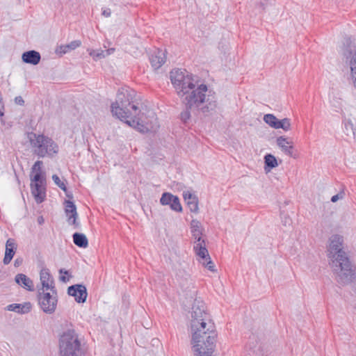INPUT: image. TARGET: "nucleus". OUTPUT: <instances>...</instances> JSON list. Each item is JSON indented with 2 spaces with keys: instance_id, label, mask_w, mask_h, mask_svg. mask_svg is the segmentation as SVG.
Segmentation results:
<instances>
[{
  "instance_id": "1",
  "label": "nucleus",
  "mask_w": 356,
  "mask_h": 356,
  "mask_svg": "<svg viewBox=\"0 0 356 356\" xmlns=\"http://www.w3.org/2000/svg\"><path fill=\"white\" fill-rule=\"evenodd\" d=\"M134 97V90L120 89L116 101L111 104L113 115L140 132L156 131L159 123L155 113L147 106L139 104Z\"/></svg>"
},
{
  "instance_id": "2",
  "label": "nucleus",
  "mask_w": 356,
  "mask_h": 356,
  "mask_svg": "<svg viewBox=\"0 0 356 356\" xmlns=\"http://www.w3.org/2000/svg\"><path fill=\"white\" fill-rule=\"evenodd\" d=\"M171 83L177 94L186 105L187 111L181 114L186 122L191 114L198 115L200 106V84L197 76L186 70L175 69L170 73Z\"/></svg>"
},
{
  "instance_id": "3",
  "label": "nucleus",
  "mask_w": 356,
  "mask_h": 356,
  "mask_svg": "<svg viewBox=\"0 0 356 356\" xmlns=\"http://www.w3.org/2000/svg\"><path fill=\"white\" fill-rule=\"evenodd\" d=\"M329 241L327 255L336 281L341 285L353 282L356 278V268L343 250V236L332 235Z\"/></svg>"
},
{
  "instance_id": "4",
  "label": "nucleus",
  "mask_w": 356,
  "mask_h": 356,
  "mask_svg": "<svg viewBox=\"0 0 356 356\" xmlns=\"http://www.w3.org/2000/svg\"><path fill=\"white\" fill-rule=\"evenodd\" d=\"M218 333L208 312L202 310V356H211L216 350Z\"/></svg>"
},
{
  "instance_id": "5",
  "label": "nucleus",
  "mask_w": 356,
  "mask_h": 356,
  "mask_svg": "<svg viewBox=\"0 0 356 356\" xmlns=\"http://www.w3.org/2000/svg\"><path fill=\"white\" fill-rule=\"evenodd\" d=\"M27 138L33 153L39 157L51 158L58 152V145L48 136L30 132L28 133Z\"/></svg>"
},
{
  "instance_id": "6",
  "label": "nucleus",
  "mask_w": 356,
  "mask_h": 356,
  "mask_svg": "<svg viewBox=\"0 0 356 356\" xmlns=\"http://www.w3.org/2000/svg\"><path fill=\"white\" fill-rule=\"evenodd\" d=\"M80 342L74 330H67L60 338V356H79Z\"/></svg>"
},
{
  "instance_id": "7",
  "label": "nucleus",
  "mask_w": 356,
  "mask_h": 356,
  "mask_svg": "<svg viewBox=\"0 0 356 356\" xmlns=\"http://www.w3.org/2000/svg\"><path fill=\"white\" fill-rule=\"evenodd\" d=\"M191 318L189 330L191 337V349L194 356H200V312H191Z\"/></svg>"
},
{
  "instance_id": "8",
  "label": "nucleus",
  "mask_w": 356,
  "mask_h": 356,
  "mask_svg": "<svg viewBox=\"0 0 356 356\" xmlns=\"http://www.w3.org/2000/svg\"><path fill=\"white\" fill-rule=\"evenodd\" d=\"M217 107L216 94L209 90L206 84L202 83V113L212 114Z\"/></svg>"
},
{
  "instance_id": "9",
  "label": "nucleus",
  "mask_w": 356,
  "mask_h": 356,
  "mask_svg": "<svg viewBox=\"0 0 356 356\" xmlns=\"http://www.w3.org/2000/svg\"><path fill=\"white\" fill-rule=\"evenodd\" d=\"M38 301L42 311L47 314L54 312L57 305L56 292L40 291L38 290Z\"/></svg>"
},
{
  "instance_id": "10",
  "label": "nucleus",
  "mask_w": 356,
  "mask_h": 356,
  "mask_svg": "<svg viewBox=\"0 0 356 356\" xmlns=\"http://www.w3.org/2000/svg\"><path fill=\"white\" fill-rule=\"evenodd\" d=\"M31 193L38 203H41L45 197V188L44 184L45 182L44 176H40L39 174H34L31 177Z\"/></svg>"
},
{
  "instance_id": "11",
  "label": "nucleus",
  "mask_w": 356,
  "mask_h": 356,
  "mask_svg": "<svg viewBox=\"0 0 356 356\" xmlns=\"http://www.w3.org/2000/svg\"><path fill=\"white\" fill-rule=\"evenodd\" d=\"M40 280L42 284V288L40 289V291H51L55 293V286L54 279L50 274L48 268H42L40 273Z\"/></svg>"
},
{
  "instance_id": "12",
  "label": "nucleus",
  "mask_w": 356,
  "mask_h": 356,
  "mask_svg": "<svg viewBox=\"0 0 356 356\" xmlns=\"http://www.w3.org/2000/svg\"><path fill=\"white\" fill-rule=\"evenodd\" d=\"M67 293L74 297L75 300L79 303L85 302L88 296L86 287L83 284H75L69 286Z\"/></svg>"
},
{
  "instance_id": "13",
  "label": "nucleus",
  "mask_w": 356,
  "mask_h": 356,
  "mask_svg": "<svg viewBox=\"0 0 356 356\" xmlns=\"http://www.w3.org/2000/svg\"><path fill=\"white\" fill-rule=\"evenodd\" d=\"M191 233L195 239L193 249L197 256V260H200V223L197 220H192L191 223Z\"/></svg>"
},
{
  "instance_id": "14",
  "label": "nucleus",
  "mask_w": 356,
  "mask_h": 356,
  "mask_svg": "<svg viewBox=\"0 0 356 356\" xmlns=\"http://www.w3.org/2000/svg\"><path fill=\"white\" fill-rule=\"evenodd\" d=\"M65 211L69 224L75 225V227H77L79 226V223L76 222L78 214L75 204L70 200H66L65 202Z\"/></svg>"
},
{
  "instance_id": "15",
  "label": "nucleus",
  "mask_w": 356,
  "mask_h": 356,
  "mask_svg": "<svg viewBox=\"0 0 356 356\" xmlns=\"http://www.w3.org/2000/svg\"><path fill=\"white\" fill-rule=\"evenodd\" d=\"M204 240H202V243H204ZM201 257H202V266H204L205 268H207L208 270H209L211 273H217V268L212 261L208 250L204 247L202 245V250H201Z\"/></svg>"
},
{
  "instance_id": "16",
  "label": "nucleus",
  "mask_w": 356,
  "mask_h": 356,
  "mask_svg": "<svg viewBox=\"0 0 356 356\" xmlns=\"http://www.w3.org/2000/svg\"><path fill=\"white\" fill-rule=\"evenodd\" d=\"M17 250V244L13 238H8L6 243L5 256L3 258V264H8L13 258Z\"/></svg>"
},
{
  "instance_id": "17",
  "label": "nucleus",
  "mask_w": 356,
  "mask_h": 356,
  "mask_svg": "<svg viewBox=\"0 0 356 356\" xmlns=\"http://www.w3.org/2000/svg\"><path fill=\"white\" fill-rule=\"evenodd\" d=\"M150 63L152 66L155 69L160 68L165 62V52L161 49H157L150 57Z\"/></svg>"
},
{
  "instance_id": "18",
  "label": "nucleus",
  "mask_w": 356,
  "mask_h": 356,
  "mask_svg": "<svg viewBox=\"0 0 356 356\" xmlns=\"http://www.w3.org/2000/svg\"><path fill=\"white\" fill-rule=\"evenodd\" d=\"M276 143L285 154L289 156H292V149L293 147L292 142L289 141L288 138L284 136H280L277 138Z\"/></svg>"
},
{
  "instance_id": "19",
  "label": "nucleus",
  "mask_w": 356,
  "mask_h": 356,
  "mask_svg": "<svg viewBox=\"0 0 356 356\" xmlns=\"http://www.w3.org/2000/svg\"><path fill=\"white\" fill-rule=\"evenodd\" d=\"M22 59L26 63L35 65L40 63L41 56L39 52L31 50L23 53Z\"/></svg>"
},
{
  "instance_id": "20",
  "label": "nucleus",
  "mask_w": 356,
  "mask_h": 356,
  "mask_svg": "<svg viewBox=\"0 0 356 356\" xmlns=\"http://www.w3.org/2000/svg\"><path fill=\"white\" fill-rule=\"evenodd\" d=\"M81 44V42L80 40H74L72 41L70 43L65 45H60L56 47L55 49V53L62 56L63 55L68 53L69 51L74 50L76 49L77 47H80Z\"/></svg>"
},
{
  "instance_id": "21",
  "label": "nucleus",
  "mask_w": 356,
  "mask_h": 356,
  "mask_svg": "<svg viewBox=\"0 0 356 356\" xmlns=\"http://www.w3.org/2000/svg\"><path fill=\"white\" fill-rule=\"evenodd\" d=\"M15 280L17 284L24 289L29 291H33L34 288L33 281L26 275L22 273L17 274L15 277Z\"/></svg>"
},
{
  "instance_id": "22",
  "label": "nucleus",
  "mask_w": 356,
  "mask_h": 356,
  "mask_svg": "<svg viewBox=\"0 0 356 356\" xmlns=\"http://www.w3.org/2000/svg\"><path fill=\"white\" fill-rule=\"evenodd\" d=\"M184 199L187 202V205L191 212L197 213L198 211V200L195 197L193 196L191 193L185 194Z\"/></svg>"
},
{
  "instance_id": "23",
  "label": "nucleus",
  "mask_w": 356,
  "mask_h": 356,
  "mask_svg": "<svg viewBox=\"0 0 356 356\" xmlns=\"http://www.w3.org/2000/svg\"><path fill=\"white\" fill-rule=\"evenodd\" d=\"M254 341H256L254 337H253L252 339H250V341L247 344L246 348L250 349V350H252V353L253 354H254V356H268V351H265L264 350V348L261 345H259L258 347H257L256 345H252V343H254Z\"/></svg>"
},
{
  "instance_id": "24",
  "label": "nucleus",
  "mask_w": 356,
  "mask_h": 356,
  "mask_svg": "<svg viewBox=\"0 0 356 356\" xmlns=\"http://www.w3.org/2000/svg\"><path fill=\"white\" fill-rule=\"evenodd\" d=\"M73 241L76 245L80 248H87L88 241L86 236L83 234L74 233L73 234Z\"/></svg>"
},
{
  "instance_id": "25",
  "label": "nucleus",
  "mask_w": 356,
  "mask_h": 356,
  "mask_svg": "<svg viewBox=\"0 0 356 356\" xmlns=\"http://www.w3.org/2000/svg\"><path fill=\"white\" fill-rule=\"evenodd\" d=\"M264 169L268 171L278 165L275 156L270 154H268L264 156Z\"/></svg>"
},
{
  "instance_id": "26",
  "label": "nucleus",
  "mask_w": 356,
  "mask_h": 356,
  "mask_svg": "<svg viewBox=\"0 0 356 356\" xmlns=\"http://www.w3.org/2000/svg\"><path fill=\"white\" fill-rule=\"evenodd\" d=\"M176 197L177 196L173 195L171 193H164L160 199V202L163 205L170 206V204H172V202L174 201L175 197Z\"/></svg>"
},
{
  "instance_id": "27",
  "label": "nucleus",
  "mask_w": 356,
  "mask_h": 356,
  "mask_svg": "<svg viewBox=\"0 0 356 356\" xmlns=\"http://www.w3.org/2000/svg\"><path fill=\"white\" fill-rule=\"evenodd\" d=\"M277 120L273 114H266L264 116V121L274 129L276 127Z\"/></svg>"
},
{
  "instance_id": "28",
  "label": "nucleus",
  "mask_w": 356,
  "mask_h": 356,
  "mask_svg": "<svg viewBox=\"0 0 356 356\" xmlns=\"http://www.w3.org/2000/svg\"><path fill=\"white\" fill-rule=\"evenodd\" d=\"M90 56H91L94 60H97L99 59L105 58L106 52L104 50H91L89 53Z\"/></svg>"
},
{
  "instance_id": "29",
  "label": "nucleus",
  "mask_w": 356,
  "mask_h": 356,
  "mask_svg": "<svg viewBox=\"0 0 356 356\" xmlns=\"http://www.w3.org/2000/svg\"><path fill=\"white\" fill-rule=\"evenodd\" d=\"M59 273L61 275L59 280L63 282H69L72 277V275H69V272L63 268L59 270Z\"/></svg>"
},
{
  "instance_id": "30",
  "label": "nucleus",
  "mask_w": 356,
  "mask_h": 356,
  "mask_svg": "<svg viewBox=\"0 0 356 356\" xmlns=\"http://www.w3.org/2000/svg\"><path fill=\"white\" fill-rule=\"evenodd\" d=\"M170 207L172 210L175 211L179 212L182 211V207L178 197H175L174 201L170 204Z\"/></svg>"
},
{
  "instance_id": "31",
  "label": "nucleus",
  "mask_w": 356,
  "mask_h": 356,
  "mask_svg": "<svg viewBox=\"0 0 356 356\" xmlns=\"http://www.w3.org/2000/svg\"><path fill=\"white\" fill-rule=\"evenodd\" d=\"M52 179L55 184H56L60 189H62L65 192L67 191L65 184L60 179L58 175H54L52 176Z\"/></svg>"
},
{
  "instance_id": "32",
  "label": "nucleus",
  "mask_w": 356,
  "mask_h": 356,
  "mask_svg": "<svg viewBox=\"0 0 356 356\" xmlns=\"http://www.w3.org/2000/svg\"><path fill=\"white\" fill-rule=\"evenodd\" d=\"M42 165V161H37L32 167V172L35 174H39L40 176H44L42 175L41 166Z\"/></svg>"
},
{
  "instance_id": "33",
  "label": "nucleus",
  "mask_w": 356,
  "mask_h": 356,
  "mask_svg": "<svg viewBox=\"0 0 356 356\" xmlns=\"http://www.w3.org/2000/svg\"><path fill=\"white\" fill-rule=\"evenodd\" d=\"M31 309V305L30 302H26L23 305L21 304V307H20V314H26V313H28L29 312H30Z\"/></svg>"
},
{
  "instance_id": "34",
  "label": "nucleus",
  "mask_w": 356,
  "mask_h": 356,
  "mask_svg": "<svg viewBox=\"0 0 356 356\" xmlns=\"http://www.w3.org/2000/svg\"><path fill=\"white\" fill-rule=\"evenodd\" d=\"M283 123V130L285 131H289L291 129V122L290 119L285 118L282 119Z\"/></svg>"
},
{
  "instance_id": "35",
  "label": "nucleus",
  "mask_w": 356,
  "mask_h": 356,
  "mask_svg": "<svg viewBox=\"0 0 356 356\" xmlns=\"http://www.w3.org/2000/svg\"><path fill=\"white\" fill-rule=\"evenodd\" d=\"M21 304H12L8 306V309L10 311H13L17 313L20 312Z\"/></svg>"
},
{
  "instance_id": "36",
  "label": "nucleus",
  "mask_w": 356,
  "mask_h": 356,
  "mask_svg": "<svg viewBox=\"0 0 356 356\" xmlns=\"http://www.w3.org/2000/svg\"><path fill=\"white\" fill-rule=\"evenodd\" d=\"M343 197V193L341 192L335 195H333L331 198V201L332 202H336L337 201H338L340 199H342Z\"/></svg>"
},
{
  "instance_id": "37",
  "label": "nucleus",
  "mask_w": 356,
  "mask_h": 356,
  "mask_svg": "<svg viewBox=\"0 0 356 356\" xmlns=\"http://www.w3.org/2000/svg\"><path fill=\"white\" fill-rule=\"evenodd\" d=\"M4 115V104L3 102L2 97H0V117L3 116Z\"/></svg>"
},
{
  "instance_id": "38",
  "label": "nucleus",
  "mask_w": 356,
  "mask_h": 356,
  "mask_svg": "<svg viewBox=\"0 0 356 356\" xmlns=\"http://www.w3.org/2000/svg\"><path fill=\"white\" fill-rule=\"evenodd\" d=\"M15 102L18 105H24V101L21 96L16 97L15 98Z\"/></svg>"
},
{
  "instance_id": "39",
  "label": "nucleus",
  "mask_w": 356,
  "mask_h": 356,
  "mask_svg": "<svg viewBox=\"0 0 356 356\" xmlns=\"http://www.w3.org/2000/svg\"><path fill=\"white\" fill-rule=\"evenodd\" d=\"M111 15V10L109 8L104 9L102 11V15H104L106 17H110Z\"/></svg>"
},
{
  "instance_id": "40",
  "label": "nucleus",
  "mask_w": 356,
  "mask_h": 356,
  "mask_svg": "<svg viewBox=\"0 0 356 356\" xmlns=\"http://www.w3.org/2000/svg\"><path fill=\"white\" fill-rule=\"evenodd\" d=\"M275 129H283L282 120H277V125H276Z\"/></svg>"
},
{
  "instance_id": "41",
  "label": "nucleus",
  "mask_w": 356,
  "mask_h": 356,
  "mask_svg": "<svg viewBox=\"0 0 356 356\" xmlns=\"http://www.w3.org/2000/svg\"><path fill=\"white\" fill-rule=\"evenodd\" d=\"M114 51H115V49L114 48H110V49H108L105 51L106 56H107L108 55H111V54H113Z\"/></svg>"
},
{
  "instance_id": "42",
  "label": "nucleus",
  "mask_w": 356,
  "mask_h": 356,
  "mask_svg": "<svg viewBox=\"0 0 356 356\" xmlns=\"http://www.w3.org/2000/svg\"><path fill=\"white\" fill-rule=\"evenodd\" d=\"M284 222V225L286 226L287 224L290 225L291 223V220L289 217H285Z\"/></svg>"
},
{
  "instance_id": "43",
  "label": "nucleus",
  "mask_w": 356,
  "mask_h": 356,
  "mask_svg": "<svg viewBox=\"0 0 356 356\" xmlns=\"http://www.w3.org/2000/svg\"><path fill=\"white\" fill-rule=\"evenodd\" d=\"M38 222L40 224H41L43 222V218L42 217L38 218Z\"/></svg>"
},
{
  "instance_id": "44",
  "label": "nucleus",
  "mask_w": 356,
  "mask_h": 356,
  "mask_svg": "<svg viewBox=\"0 0 356 356\" xmlns=\"http://www.w3.org/2000/svg\"><path fill=\"white\" fill-rule=\"evenodd\" d=\"M17 264H19V261H18V260H17H17H15V265H16Z\"/></svg>"
},
{
  "instance_id": "45",
  "label": "nucleus",
  "mask_w": 356,
  "mask_h": 356,
  "mask_svg": "<svg viewBox=\"0 0 356 356\" xmlns=\"http://www.w3.org/2000/svg\"><path fill=\"white\" fill-rule=\"evenodd\" d=\"M355 307H356V303H355Z\"/></svg>"
}]
</instances>
